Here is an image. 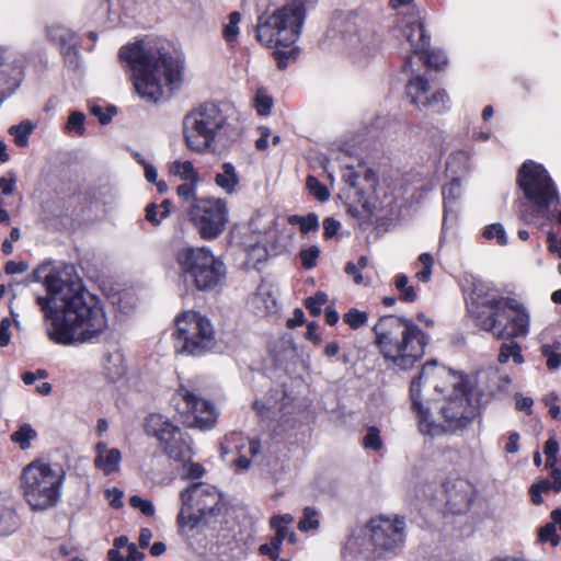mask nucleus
<instances>
[{
  "label": "nucleus",
  "mask_w": 561,
  "mask_h": 561,
  "mask_svg": "<svg viewBox=\"0 0 561 561\" xmlns=\"http://www.w3.org/2000/svg\"><path fill=\"white\" fill-rule=\"evenodd\" d=\"M517 183L525 196L535 205V209L520 210V219L526 224L537 219L552 220V207L560 205V196L548 172L539 164L525 162L519 169Z\"/></svg>",
  "instance_id": "1a4fd4ad"
},
{
  "label": "nucleus",
  "mask_w": 561,
  "mask_h": 561,
  "mask_svg": "<svg viewBox=\"0 0 561 561\" xmlns=\"http://www.w3.org/2000/svg\"><path fill=\"white\" fill-rule=\"evenodd\" d=\"M216 185L227 194H232L240 184V178L236 167L230 162L221 164L219 171L215 175Z\"/></svg>",
  "instance_id": "a878e982"
},
{
  "label": "nucleus",
  "mask_w": 561,
  "mask_h": 561,
  "mask_svg": "<svg viewBox=\"0 0 561 561\" xmlns=\"http://www.w3.org/2000/svg\"><path fill=\"white\" fill-rule=\"evenodd\" d=\"M505 317L510 322V328L506 327L505 336L506 337H518L526 336L529 331V314L526 309L510 299V306H505L501 311V318Z\"/></svg>",
  "instance_id": "aec40b11"
},
{
  "label": "nucleus",
  "mask_w": 561,
  "mask_h": 561,
  "mask_svg": "<svg viewBox=\"0 0 561 561\" xmlns=\"http://www.w3.org/2000/svg\"><path fill=\"white\" fill-rule=\"evenodd\" d=\"M419 262L423 265V268L415 274V277L423 283H427L432 275V267L434 265V259L430 253H422L419 256Z\"/></svg>",
  "instance_id": "3c124183"
},
{
  "label": "nucleus",
  "mask_w": 561,
  "mask_h": 561,
  "mask_svg": "<svg viewBox=\"0 0 561 561\" xmlns=\"http://www.w3.org/2000/svg\"><path fill=\"white\" fill-rule=\"evenodd\" d=\"M396 288L400 293V299L407 302H413L416 300V291L413 286L410 285L409 277L405 274H399L394 277Z\"/></svg>",
  "instance_id": "e433bc0d"
},
{
  "label": "nucleus",
  "mask_w": 561,
  "mask_h": 561,
  "mask_svg": "<svg viewBox=\"0 0 561 561\" xmlns=\"http://www.w3.org/2000/svg\"><path fill=\"white\" fill-rule=\"evenodd\" d=\"M36 436V431L28 423H24L11 434V440L18 444L21 449L26 450L31 447V442Z\"/></svg>",
  "instance_id": "2f4dec72"
},
{
  "label": "nucleus",
  "mask_w": 561,
  "mask_h": 561,
  "mask_svg": "<svg viewBox=\"0 0 561 561\" xmlns=\"http://www.w3.org/2000/svg\"><path fill=\"white\" fill-rule=\"evenodd\" d=\"M145 218L152 226L158 227L165 218H160V209L158 204L150 203L145 208Z\"/></svg>",
  "instance_id": "052dcab7"
},
{
  "label": "nucleus",
  "mask_w": 561,
  "mask_h": 561,
  "mask_svg": "<svg viewBox=\"0 0 561 561\" xmlns=\"http://www.w3.org/2000/svg\"><path fill=\"white\" fill-rule=\"evenodd\" d=\"M46 296H38L36 302L44 313L46 334L49 341L64 346L92 343L107 328L103 308L87 300L81 279L73 267L46 276Z\"/></svg>",
  "instance_id": "f257e3e1"
},
{
  "label": "nucleus",
  "mask_w": 561,
  "mask_h": 561,
  "mask_svg": "<svg viewBox=\"0 0 561 561\" xmlns=\"http://www.w3.org/2000/svg\"><path fill=\"white\" fill-rule=\"evenodd\" d=\"M417 57L424 65L435 69H440L447 62L446 56L442 51L430 50L428 47H426V53L420 54Z\"/></svg>",
  "instance_id": "a19ab883"
},
{
  "label": "nucleus",
  "mask_w": 561,
  "mask_h": 561,
  "mask_svg": "<svg viewBox=\"0 0 561 561\" xmlns=\"http://www.w3.org/2000/svg\"><path fill=\"white\" fill-rule=\"evenodd\" d=\"M360 268L353 262H347L345 265V273L351 276L357 285H368V282L360 273Z\"/></svg>",
  "instance_id": "e2e57ef3"
},
{
  "label": "nucleus",
  "mask_w": 561,
  "mask_h": 561,
  "mask_svg": "<svg viewBox=\"0 0 561 561\" xmlns=\"http://www.w3.org/2000/svg\"><path fill=\"white\" fill-rule=\"evenodd\" d=\"M66 471L57 462L42 459L30 462L22 472L21 488L33 511H46L58 504Z\"/></svg>",
  "instance_id": "6e6552de"
},
{
  "label": "nucleus",
  "mask_w": 561,
  "mask_h": 561,
  "mask_svg": "<svg viewBox=\"0 0 561 561\" xmlns=\"http://www.w3.org/2000/svg\"><path fill=\"white\" fill-rule=\"evenodd\" d=\"M483 237L488 240H495L499 245L507 244V236L501 224H492L484 228Z\"/></svg>",
  "instance_id": "c03bdc74"
},
{
  "label": "nucleus",
  "mask_w": 561,
  "mask_h": 561,
  "mask_svg": "<svg viewBox=\"0 0 561 561\" xmlns=\"http://www.w3.org/2000/svg\"><path fill=\"white\" fill-rule=\"evenodd\" d=\"M341 228L340 221L335 220L332 217H328L323 220V230H324V238L331 239L334 237L339 229Z\"/></svg>",
  "instance_id": "69168bd1"
},
{
  "label": "nucleus",
  "mask_w": 561,
  "mask_h": 561,
  "mask_svg": "<svg viewBox=\"0 0 561 561\" xmlns=\"http://www.w3.org/2000/svg\"><path fill=\"white\" fill-rule=\"evenodd\" d=\"M559 451V443L554 437H550L546 444L543 453L547 457L546 465L550 468H553L557 461V454Z\"/></svg>",
  "instance_id": "5fc2aeb1"
},
{
  "label": "nucleus",
  "mask_w": 561,
  "mask_h": 561,
  "mask_svg": "<svg viewBox=\"0 0 561 561\" xmlns=\"http://www.w3.org/2000/svg\"><path fill=\"white\" fill-rule=\"evenodd\" d=\"M145 431L160 442L170 458L186 461L192 457L191 446L183 439L181 430L164 415L150 414L146 419Z\"/></svg>",
  "instance_id": "dca6fc26"
},
{
  "label": "nucleus",
  "mask_w": 561,
  "mask_h": 561,
  "mask_svg": "<svg viewBox=\"0 0 561 561\" xmlns=\"http://www.w3.org/2000/svg\"><path fill=\"white\" fill-rule=\"evenodd\" d=\"M19 528L15 512L0 500V536H9Z\"/></svg>",
  "instance_id": "c85d7f7f"
},
{
  "label": "nucleus",
  "mask_w": 561,
  "mask_h": 561,
  "mask_svg": "<svg viewBox=\"0 0 561 561\" xmlns=\"http://www.w3.org/2000/svg\"><path fill=\"white\" fill-rule=\"evenodd\" d=\"M560 343L543 344L541 346V353L546 357L547 367L549 369H558L561 367V354L558 352Z\"/></svg>",
  "instance_id": "58836bf2"
},
{
  "label": "nucleus",
  "mask_w": 561,
  "mask_h": 561,
  "mask_svg": "<svg viewBox=\"0 0 561 561\" xmlns=\"http://www.w3.org/2000/svg\"><path fill=\"white\" fill-rule=\"evenodd\" d=\"M334 161L339 163L342 170V178L352 188L358 190L362 193L366 187H362L358 180L364 176L368 187L373 188L375 183V174L367 170L356 157L351 156L347 151L341 150L336 153Z\"/></svg>",
  "instance_id": "6ab92c4d"
},
{
  "label": "nucleus",
  "mask_w": 561,
  "mask_h": 561,
  "mask_svg": "<svg viewBox=\"0 0 561 561\" xmlns=\"http://www.w3.org/2000/svg\"><path fill=\"white\" fill-rule=\"evenodd\" d=\"M12 320L9 318H3L0 322V346L5 347L10 344L11 341V333L10 328L12 325V322H14L16 325L19 324L18 321V314L11 310Z\"/></svg>",
  "instance_id": "8fccbe9b"
},
{
  "label": "nucleus",
  "mask_w": 561,
  "mask_h": 561,
  "mask_svg": "<svg viewBox=\"0 0 561 561\" xmlns=\"http://www.w3.org/2000/svg\"><path fill=\"white\" fill-rule=\"evenodd\" d=\"M445 492L447 494V502L451 505L467 507L470 502L469 483L463 479H456L454 481H446L444 483Z\"/></svg>",
  "instance_id": "b1692460"
},
{
  "label": "nucleus",
  "mask_w": 561,
  "mask_h": 561,
  "mask_svg": "<svg viewBox=\"0 0 561 561\" xmlns=\"http://www.w3.org/2000/svg\"><path fill=\"white\" fill-rule=\"evenodd\" d=\"M273 106V100L263 91H257L255 96V107L259 114L267 115Z\"/></svg>",
  "instance_id": "4d7b16f0"
},
{
  "label": "nucleus",
  "mask_w": 561,
  "mask_h": 561,
  "mask_svg": "<svg viewBox=\"0 0 561 561\" xmlns=\"http://www.w3.org/2000/svg\"><path fill=\"white\" fill-rule=\"evenodd\" d=\"M402 35L410 45V51L413 55L419 56L426 53V47L430 46V37L426 35L422 22L416 20L408 21L402 28Z\"/></svg>",
  "instance_id": "4be33fe9"
},
{
  "label": "nucleus",
  "mask_w": 561,
  "mask_h": 561,
  "mask_svg": "<svg viewBox=\"0 0 561 561\" xmlns=\"http://www.w3.org/2000/svg\"><path fill=\"white\" fill-rule=\"evenodd\" d=\"M466 388L462 375L438 366L436 363L423 365L420 374L411 381L410 393L412 408L419 417V428L424 435L436 436L442 432V426L430 421L428 408L424 405L423 399L434 400L431 389L437 394L448 398L450 394Z\"/></svg>",
  "instance_id": "39448f33"
},
{
  "label": "nucleus",
  "mask_w": 561,
  "mask_h": 561,
  "mask_svg": "<svg viewBox=\"0 0 561 561\" xmlns=\"http://www.w3.org/2000/svg\"><path fill=\"white\" fill-rule=\"evenodd\" d=\"M461 191V183L459 179H453L448 184L443 187V196L445 203V210L459 198Z\"/></svg>",
  "instance_id": "79ce46f5"
},
{
  "label": "nucleus",
  "mask_w": 561,
  "mask_h": 561,
  "mask_svg": "<svg viewBox=\"0 0 561 561\" xmlns=\"http://www.w3.org/2000/svg\"><path fill=\"white\" fill-rule=\"evenodd\" d=\"M94 467L98 470L102 471L105 476L118 472L122 461V453L118 448H108L106 443L99 442L94 446Z\"/></svg>",
  "instance_id": "412c9836"
},
{
  "label": "nucleus",
  "mask_w": 561,
  "mask_h": 561,
  "mask_svg": "<svg viewBox=\"0 0 561 561\" xmlns=\"http://www.w3.org/2000/svg\"><path fill=\"white\" fill-rule=\"evenodd\" d=\"M175 260L185 282L193 284L198 290L217 289L226 279L225 263L206 247L180 249Z\"/></svg>",
  "instance_id": "9d476101"
},
{
  "label": "nucleus",
  "mask_w": 561,
  "mask_h": 561,
  "mask_svg": "<svg viewBox=\"0 0 561 561\" xmlns=\"http://www.w3.org/2000/svg\"><path fill=\"white\" fill-rule=\"evenodd\" d=\"M241 22V14L238 11H233L228 15V22L222 25V37L228 45L237 43L240 28L239 23Z\"/></svg>",
  "instance_id": "7c9ffc66"
},
{
  "label": "nucleus",
  "mask_w": 561,
  "mask_h": 561,
  "mask_svg": "<svg viewBox=\"0 0 561 561\" xmlns=\"http://www.w3.org/2000/svg\"><path fill=\"white\" fill-rule=\"evenodd\" d=\"M16 178L14 173H8L0 178V188L4 195H11L15 190Z\"/></svg>",
  "instance_id": "0e129e2a"
},
{
  "label": "nucleus",
  "mask_w": 561,
  "mask_h": 561,
  "mask_svg": "<svg viewBox=\"0 0 561 561\" xmlns=\"http://www.w3.org/2000/svg\"><path fill=\"white\" fill-rule=\"evenodd\" d=\"M328 302V295L323 291H318L313 296L306 299V308L309 310L310 314L313 317H318L322 307Z\"/></svg>",
  "instance_id": "a18cd8bd"
},
{
  "label": "nucleus",
  "mask_w": 561,
  "mask_h": 561,
  "mask_svg": "<svg viewBox=\"0 0 561 561\" xmlns=\"http://www.w3.org/2000/svg\"><path fill=\"white\" fill-rule=\"evenodd\" d=\"M196 182L187 181L186 183H183L178 186L176 193L179 197H181L185 202H191V204L194 203L195 199V193H196Z\"/></svg>",
  "instance_id": "13d9d810"
},
{
  "label": "nucleus",
  "mask_w": 561,
  "mask_h": 561,
  "mask_svg": "<svg viewBox=\"0 0 561 561\" xmlns=\"http://www.w3.org/2000/svg\"><path fill=\"white\" fill-rule=\"evenodd\" d=\"M508 341L504 342L501 345L500 354L497 357V360L501 364H505L508 362L510 358L513 359L515 364H522L524 362L523 355H522V348L520 346L514 341L512 337H507Z\"/></svg>",
  "instance_id": "c756f323"
},
{
  "label": "nucleus",
  "mask_w": 561,
  "mask_h": 561,
  "mask_svg": "<svg viewBox=\"0 0 561 561\" xmlns=\"http://www.w3.org/2000/svg\"><path fill=\"white\" fill-rule=\"evenodd\" d=\"M290 222L298 224L304 233L316 231L319 228L318 217L314 214H309L305 217L294 216L290 218Z\"/></svg>",
  "instance_id": "09e8293b"
},
{
  "label": "nucleus",
  "mask_w": 561,
  "mask_h": 561,
  "mask_svg": "<svg viewBox=\"0 0 561 561\" xmlns=\"http://www.w3.org/2000/svg\"><path fill=\"white\" fill-rule=\"evenodd\" d=\"M373 331L389 369L407 371L423 358L428 336L411 319L385 316L377 321Z\"/></svg>",
  "instance_id": "7ed1b4c3"
},
{
  "label": "nucleus",
  "mask_w": 561,
  "mask_h": 561,
  "mask_svg": "<svg viewBox=\"0 0 561 561\" xmlns=\"http://www.w3.org/2000/svg\"><path fill=\"white\" fill-rule=\"evenodd\" d=\"M188 216L203 239L214 240L225 229L228 210L222 199L199 198L190 205Z\"/></svg>",
  "instance_id": "2eb2a0df"
},
{
  "label": "nucleus",
  "mask_w": 561,
  "mask_h": 561,
  "mask_svg": "<svg viewBox=\"0 0 561 561\" xmlns=\"http://www.w3.org/2000/svg\"><path fill=\"white\" fill-rule=\"evenodd\" d=\"M306 20V5L302 0H290L272 14H263L256 23V38L275 48L274 56L279 69L295 59L298 50L294 44L298 41Z\"/></svg>",
  "instance_id": "20e7f679"
},
{
  "label": "nucleus",
  "mask_w": 561,
  "mask_h": 561,
  "mask_svg": "<svg viewBox=\"0 0 561 561\" xmlns=\"http://www.w3.org/2000/svg\"><path fill=\"white\" fill-rule=\"evenodd\" d=\"M407 95L411 103L419 108H431L440 112L448 102V95L444 90L432 91L428 81L416 76L411 78L407 83Z\"/></svg>",
  "instance_id": "a211bd4d"
},
{
  "label": "nucleus",
  "mask_w": 561,
  "mask_h": 561,
  "mask_svg": "<svg viewBox=\"0 0 561 561\" xmlns=\"http://www.w3.org/2000/svg\"><path fill=\"white\" fill-rule=\"evenodd\" d=\"M85 115L82 112L73 111L69 114L65 131L68 134L75 133L78 136H83Z\"/></svg>",
  "instance_id": "ea45409f"
},
{
  "label": "nucleus",
  "mask_w": 561,
  "mask_h": 561,
  "mask_svg": "<svg viewBox=\"0 0 561 561\" xmlns=\"http://www.w3.org/2000/svg\"><path fill=\"white\" fill-rule=\"evenodd\" d=\"M102 366L111 381H116L126 374L124 354L117 347L104 354Z\"/></svg>",
  "instance_id": "393cba45"
},
{
  "label": "nucleus",
  "mask_w": 561,
  "mask_h": 561,
  "mask_svg": "<svg viewBox=\"0 0 561 561\" xmlns=\"http://www.w3.org/2000/svg\"><path fill=\"white\" fill-rule=\"evenodd\" d=\"M229 126L228 117L217 103H202L183 117L185 145L197 153L216 152L227 136Z\"/></svg>",
  "instance_id": "423d86ee"
},
{
  "label": "nucleus",
  "mask_w": 561,
  "mask_h": 561,
  "mask_svg": "<svg viewBox=\"0 0 561 561\" xmlns=\"http://www.w3.org/2000/svg\"><path fill=\"white\" fill-rule=\"evenodd\" d=\"M129 502L134 508L139 510L146 516H152L154 514V506L149 500H144L140 496L134 495L130 497Z\"/></svg>",
  "instance_id": "bf43d9fd"
},
{
  "label": "nucleus",
  "mask_w": 561,
  "mask_h": 561,
  "mask_svg": "<svg viewBox=\"0 0 561 561\" xmlns=\"http://www.w3.org/2000/svg\"><path fill=\"white\" fill-rule=\"evenodd\" d=\"M320 526V514L316 507L306 506L302 511V516L298 522V529L307 533L309 530H316Z\"/></svg>",
  "instance_id": "473e14b6"
},
{
  "label": "nucleus",
  "mask_w": 561,
  "mask_h": 561,
  "mask_svg": "<svg viewBox=\"0 0 561 561\" xmlns=\"http://www.w3.org/2000/svg\"><path fill=\"white\" fill-rule=\"evenodd\" d=\"M319 256H320V249L318 245H311L307 249H302L299 252L301 265L306 270L313 268L317 265Z\"/></svg>",
  "instance_id": "49530a36"
},
{
  "label": "nucleus",
  "mask_w": 561,
  "mask_h": 561,
  "mask_svg": "<svg viewBox=\"0 0 561 561\" xmlns=\"http://www.w3.org/2000/svg\"><path fill=\"white\" fill-rule=\"evenodd\" d=\"M191 459H192V457L186 461H182L184 463V469H185L184 478L198 479V478L203 477V474L205 472L203 466L197 462H192Z\"/></svg>",
  "instance_id": "680f3d73"
},
{
  "label": "nucleus",
  "mask_w": 561,
  "mask_h": 561,
  "mask_svg": "<svg viewBox=\"0 0 561 561\" xmlns=\"http://www.w3.org/2000/svg\"><path fill=\"white\" fill-rule=\"evenodd\" d=\"M138 95L147 102H158L165 88L176 87L182 78V61L158 46L145 42L128 44L119 49Z\"/></svg>",
  "instance_id": "f03ea898"
},
{
  "label": "nucleus",
  "mask_w": 561,
  "mask_h": 561,
  "mask_svg": "<svg viewBox=\"0 0 561 561\" xmlns=\"http://www.w3.org/2000/svg\"><path fill=\"white\" fill-rule=\"evenodd\" d=\"M34 129V125L30 121H23L19 125L10 127L9 133L14 137L18 146L23 147L27 144L28 136Z\"/></svg>",
  "instance_id": "4c0bfd02"
},
{
  "label": "nucleus",
  "mask_w": 561,
  "mask_h": 561,
  "mask_svg": "<svg viewBox=\"0 0 561 561\" xmlns=\"http://www.w3.org/2000/svg\"><path fill=\"white\" fill-rule=\"evenodd\" d=\"M173 175L180 176L182 180L197 182V173L191 161H175L170 167Z\"/></svg>",
  "instance_id": "c9c22d12"
},
{
  "label": "nucleus",
  "mask_w": 561,
  "mask_h": 561,
  "mask_svg": "<svg viewBox=\"0 0 561 561\" xmlns=\"http://www.w3.org/2000/svg\"><path fill=\"white\" fill-rule=\"evenodd\" d=\"M363 446L365 449H371L374 451H378L382 448L380 432L376 426L367 428V432L363 437Z\"/></svg>",
  "instance_id": "37998d69"
},
{
  "label": "nucleus",
  "mask_w": 561,
  "mask_h": 561,
  "mask_svg": "<svg viewBox=\"0 0 561 561\" xmlns=\"http://www.w3.org/2000/svg\"><path fill=\"white\" fill-rule=\"evenodd\" d=\"M251 310L259 317H264L276 310V298L265 286H260L249 300Z\"/></svg>",
  "instance_id": "5701e85b"
},
{
  "label": "nucleus",
  "mask_w": 561,
  "mask_h": 561,
  "mask_svg": "<svg viewBox=\"0 0 561 561\" xmlns=\"http://www.w3.org/2000/svg\"><path fill=\"white\" fill-rule=\"evenodd\" d=\"M295 520L291 514L274 515L270 519V526L275 530V536L285 540L290 531L288 526Z\"/></svg>",
  "instance_id": "f704fd0d"
},
{
  "label": "nucleus",
  "mask_w": 561,
  "mask_h": 561,
  "mask_svg": "<svg viewBox=\"0 0 561 561\" xmlns=\"http://www.w3.org/2000/svg\"><path fill=\"white\" fill-rule=\"evenodd\" d=\"M404 539L403 517L379 516L371 518L359 534L352 536L345 548L357 561H365L396 552L403 546Z\"/></svg>",
  "instance_id": "0eeeda50"
},
{
  "label": "nucleus",
  "mask_w": 561,
  "mask_h": 561,
  "mask_svg": "<svg viewBox=\"0 0 561 561\" xmlns=\"http://www.w3.org/2000/svg\"><path fill=\"white\" fill-rule=\"evenodd\" d=\"M368 314L365 311L358 309H351L343 316V321L348 324L352 329L356 330L366 324Z\"/></svg>",
  "instance_id": "de8ad7c7"
},
{
  "label": "nucleus",
  "mask_w": 561,
  "mask_h": 561,
  "mask_svg": "<svg viewBox=\"0 0 561 561\" xmlns=\"http://www.w3.org/2000/svg\"><path fill=\"white\" fill-rule=\"evenodd\" d=\"M371 39L370 31L364 25V22L360 21L357 23L356 21H348L347 28L344 34V41L353 48H357L360 46H368Z\"/></svg>",
  "instance_id": "bb28decb"
},
{
  "label": "nucleus",
  "mask_w": 561,
  "mask_h": 561,
  "mask_svg": "<svg viewBox=\"0 0 561 561\" xmlns=\"http://www.w3.org/2000/svg\"><path fill=\"white\" fill-rule=\"evenodd\" d=\"M181 507L176 517L181 528L193 530L210 524L222 510V496L213 485L193 483L180 493Z\"/></svg>",
  "instance_id": "9b49d317"
},
{
  "label": "nucleus",
  "mask_w": 561,
  "mask_h": 561,
  "mask_svg": "<svg viewBox=\"0 0 561 561\" xmlns=\"http://www.w3.org/2000/svg\"><path fill=\"white\" fill-rule=\"evenodd\" d=\"M510 306V299L491 283L476 280L468 301V311L478 327L490 332L495 339L505 336L506 327L501 321V311Z\"/></svg>",
  "instance_id": "f8f14e48"
},
{
  "label": "nucleus",
  "mask_w": 561,
  "mask_h": 561,
  "mask_svg": "<svg viewBox=\"0 0 561 561\" xmlns=\"http://www.w3.org/2000/svg\"><path fill=\"white\" fill-rule=\"evenodd\" d=\"M91 114L96 116L100 121V123L102 125H106L111 122L112 119V116H113V113H110L108 111H105L102 106L100 105H92L91 108Z\"/></svg>",
  "instance_id": "338daca9"
},
{
  "label": "nucleus",
  "mask_w": 561,
  "mask_h": 561,
  "mask_svg": "<svg viewBox=\"0 0 561 561\" xmlns=\"http://www.w3.org/2000/svg\"><path fill=\"white\" fill-rule=\"evenodd\" d=\"M173 402L188 427L208 431L215 426L218 417L216 407L188 387L180 386L173 397Z\"/></svg>",
  "instance_id": "4468645a"
},
{
  "label": "nucleus",
  "mask_w": 561,
  "mask_h": 561,
  "mask_svg": "<svg viewBox=\"0 0 561 561\" xmlns=\"http://www.w3.org/2000/svg\"><path fill=\"white\" fill-rule=\"evenodd\" d=\"M306 185L310 193L320 202H324L329 198L330 194L328 188L322 185L314 176L309 175L307 178Z\"/></svg>",
  "instance_id": "603ef678"
},
{
  "label": "nucleus",
  "mask_w": 561,
  "mask_h": 561,
  "mask_svg": "<svg viewBox=\"0 0 561 561\" xmlns=\"http://www.w3.org/2000/svg\"><path fill=\"white\" fill-rule=\"evenodd\" d=\"M48 37L59 44L64 51H70L77 46L76 34L65 26H51L47 30Z\"/></svg>",
  "instance_id": "cd10ccee"
},
{
  "label": "nucleus",
  "mask_w": 561,
  "mask_h": 561,
  "mask_svg": "<svg viewBox=\"0 0 561 561\" xmlns=\"http://www.w3.org/2000/svg\"><path fill=\"white\" fill-rule=\"evenodd\" d=\"M550 489H553V482H550L548 480L539 481L538 483L531 485L530 488V494H531V501L535 504H540L542 502L541 493L548 492Z\"/></svg>",
  "instance_id": "6e6d98bb"
},
{
  "label": "nucleus",
  "mask_w": 561,
  "mask_h": 561,
  "mask_svg": "<svg viewBox=\"0 0 561 561\" xmlns=\"http://www.w3.org/2000/svg\"><path fill=\"white\" fill-rule=\"evenodd\" d=\"M539 540L540 542H549L551 546H558L560 541V537L557 535L554 524L550 523L545 525L539 529Z\"/></svg>",
  "instance_id": "864d4df0"
},
{
  "label": "nucleus",
  "mask_w": 561,
  "mask_h": 561,
  "mask_svg": "<svg viewBox=\"0 0 561 561\" xmlns=\"http://www.w3.org/2000/svg\"><path fill=\"white\" fill-rule=\"evenodd\" d=\"M239 457L234 460V465L239 469H248L250 467V458L247 454L255 456L260 453V444L255 440H248L247 445L238 447Z\"/></svg>",
  "instance_id": "72a5a7b5"
},
{
  "label": "nucleus",
  "mask_w": 561,
  "mask_h": 561,
  "mask_svg": "<svg viewBox=\"0 0 561 561\" xmlns=\"http://www.w3.org/2000/svg\"><path fill=\"white\" fill-rule=\"evenodd\" d=\"M173 336L175 347L182 354L199 356L215 345V331L210 321L192 310L176 317Z\"/></svg>",
  "instance_id": "ddd939ff"
},
{
  "label": "nucleus",
  "mask_w": 561,
  "mask_h": 561,
  "mask_svg": "<svg viewBox=\"0 0 561 561\" xmlns=\"http://www.w3.org/2000/svg\"><path fill=\"white\" fill-rule=\"evenodd\" d=\"M477 411L478 407L471 402L466 388L455 392L454 396L450 394L439 409L445 422V425L439 424L440 434L446 430L456 431L467 427L474 419Z\"/></svg>",
  "instance_id": "f3484780"
},
{
  "label": "nucleus",
  "mask_w": 561,
  "mask_h": 561,
  "mask_svg": "<svg viewBox=\"0 0 561 561\" xmlns=\"http://www.w3.org/2000/svg\"><path fill=\"white\" fill-rule=\"evenodd\" d=\"M125 561H141L145 558L144 552L139 551L138 547L131 542L127 545Z\"/></svg>",
  "instance_id": "774afa93"
}]
</instances>
